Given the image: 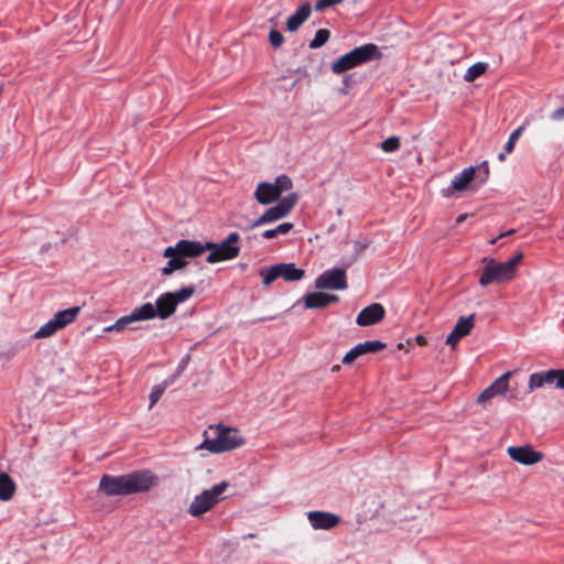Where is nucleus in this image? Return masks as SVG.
<instances>
[{
	"instance_id": "nucleus-1",
	"label": "nucleus",
	"mask_w": 564,
	"mask_h": 564,
	"mask_svg": "<svg viewBox=\"0 0 564 564\" xmlns=\"http://www.w3.org/2000/svg\"><path fill=\"white\" fill-rule=\"evenodd\" d=\"M159 477L149 469L135 470L126 475H104L99 490L108 497L144 494L159 485Z\"/></svg>"
},
{
	"instance_id": "nucleus-2",
	"label": "nucleus",
	"mask_w": 564,
	"mask_h": 564,
	"mask_svg": "<svg viewBox=\"0 0 564 564\" xmlns=\"http://www.w3.org/2000/svg\"><path fill=\"white\" fill-rule=\"evenodd\" d=\"M243 444L245 438L237 429L218 424L210 425L204 432V442L198 447L206 448L213 454H220L236 449Z\"/></svg>"
},
{
	"instance_id": "nucleus-3",
	"label": "nucleus",
	"mask_w": 564,
	"mask_h": 564,
	"mask_svg": "<svg viewBox=\"0 0 564 564\" xmlns=\"http://www.w3.org/2000/svg\"><path fill=\"white\" fill-rule=\"evenodd\" d=\"M523 259V253L518 252L507 262H497L495 259L486 257L482 262L485 264L479 284L486 288L490 284H501L511 281L517 274V265Z\"/></svg>"
},
{
	"instance_id": "nucleus-4",
	"label": "nucleus",
	"mask_w": 564,
	"mask_h": 564,
	"mask_svg": "<svg viewBox=\"0 0 564 564\" xmlns=\"http://www.w3.org/2000/svg\"><path fill=\"white\" fill-rule=\"evenodd\" d=\"M381 56L379 47L373 43H368L340 56L332 64L330 68L334 74L340 75L372 59H379Z\"/></svg>"
},
{
	"instance_id": "nucleus-5",
	"label": "nucleus",
	"mask_w": 564,
	"mask_h": 564,
	"mask_svg": "<svg viewBox=\"0 0 564 564\" xmlns=\"http://www.w3.org/2000/svg\"><path fill=\"white\" fill-rule=\"evenodd\" d=\"M292 187V180L288 175L281 174L274 180V183H259L254 191V198L261 205H269L279 200L282 193Z\"/></svg>"
},
{
	"instance_id": "nucleus-6",
	"label": "nucleus",
	"mask_w": 564,
	"mask_h": 564,
	"mask_svg": "<svg viewBox=\"0 0 564 564\" xmlns=\"http://www.w3.org/2000/svg\"><path fill=\"white\" fill-rule=\"evenodd\" d=\"M195 293L193 285L182 288L175 292H165L161 294L155 302L158 317L166 319L172 316L178 304L186 302Z\"/></svg>"
},
{
	"instance_id": "nucleus-7",
	"label": "nucleus",
	"mask_w": 564,
	"mask_h": 564,
	"mask_svg": "<svg viewBox=\"0 0 564 564\" xmlns=\"http://www.w3.org/2000/svg\"><path fill=\"white\" fill-rule=\"evenodd\" d=\"M80 312L79 306L58 311L53 318L42 325L33 335V339H42L53 336L57 330L63 329L73 323Z\"/></svg>"
},
{
	"instance_id": "nucleus-8",
	"label": "nucleus",
	"mask_w": 564,
	"mask_h": 564,
	"mask_svg": "<svg viewBox=\"0 0 564 564\" xmlns=\"http://www.w3.org/2000/svg\"><path fill=\"white\" fill-rule=\"evenodd\" d=\"M227 487L228 484L226 481H221L213 488L206 489L200 495L196 496L188 508L189 514L193 517H200L205 512L209 511L223 499L221 495L225 492Z\"/></svg>"
},
{
	"instance_id": "nucleus-9",
	"label": "nucleus",
	"mask_w": 564,
	"mask_h": 564,
	"mask_svg": "<svg viewBox=\"0 0 564 564\" xmlns=\"http://www.w3.org/2000/svg\"><path fill=\"white\" fill-rule=\"evenodd\" d=\"M297 199L299 196L295 193L285 196L284 198L280 199L275 206L268 208L259 218L252 221L248 228L253 229L284 218L296 205Z\"/></svg>"
},
{
	"instance_id": "nucleus-10",
	"label": "nucleus",
	"mask_w": 564,
	"mask_h": 564,
	"mask_svg": "<svg viewBox=\"0 0 564 564\" xmlns=\"http://www.w3.org/2000/svg\"><path fill=\"white\" fill-rule=\"evenodd\" d=\"M304 274L305 271L296 268L294 263H279L260 271L262 282L265 286L273 283L279 278L288 282L300 281Z\"/></svg>"
},
{
	"instance_id": "nucleus-11",
	"label": "nucleus",
	"mask_w": 564,
	"mask_h": 564,
	"mask_svg": "<svg viewBox=\"0 0 564 564\" xmlns=\"http://www.w3.org/2000/svg\"><path fill=\"white\" fill-rule=\"evenodd\" d=\"M240 236L237 232L228 235L227 239L220 243L206 242L210 245V253L207 256L208 263H216L225 260H231L238 257L240 247L237 246Z\"/></svg>"
},
{
	"instance_id": "nucleus-12",
	"label": "nucleus",
	"mask_w": 564,
	"mask_h": 564,
	"mask_svg": "<svg viewBox=\"0 0 564 564\" xmlns=\"http://www.w3.org/2000/svg\"><path fill=\"white\" fill-rule=\"evenodd\" d=\"M546 387L564 389V370L551 369L547 371L534 372L529 377L528 392Z\"/></svg>"
},
{
	"instance_id": "nucleus-13",
	"label": "nucleus",
	"mask_w": 564,
	"mask_h": 564,
	"mask_svg": "<svg viewBox=\"0 0 564 564\" xmlns=\"http://www.w3.org/2000/svg\"><path fill=\"white\" fill-rule=\"evenodd\" d=\"M315 288L318 290H346L348 288L346 271L338 268L324 271L316 278Z\"/></svg>"
},
{
	"instance_id": "nucleus-14",
	"label": "nucleus",
	"mask_w": 564,
	"mask_h": 564,
	"mask_svg": "<svg viewBox=\"0 0 564 564\" xmlns=\"http://www.w3.org/2000/svg\"><path fill=\"white\" fill-rule=\"evenodd\" d=\"M210 245H203L199 241L182 239L174 246L165 248L163 256H171L173 252H176L184 259L196 258L203 254L207 249H210Z\"/></svg>"
},
{
	"instance_id": "nucleus-15",
	"label": "nucleus",
	"mask_w": 564,
	"mask_h": 564,
	"mask_svg": "<svg viewBox=\"0 0 564 564\" xmlns=\"http://www.w3.org/2000/svg\"><path fill=\"white\" fill-rule=\"evenodd\" d=\"M475 326V314H470L469 316H460L453 330L448 334L446 338V344L451 346L452 349H455L458 341L470 334L471 329Z\"/></svg>"
},
{
	"instance_id": "nucleus-16",
	"label": "nucleus",
	"mask_w": 564,
	"mask_h": 564,
	"mask_svg": "<svg viewBox=\"0 0 564 564\" xmlns=\"http://www.w3.org/2000/svg\"><path fill=\"white\" fill-rule=\"evenodd\" d=\"M510 377L511 372L507 371L497 378L479 394L477 402L481 405H486L492 398L505 394L509 387Z\"/></svg>"
},
{
	"instance_id": "nucleus-17",
	"label": "nucleus",
	"mask_w": 564,
	"mask_h": 564,
	"mask_svg": "<svg viewBox=\"0 0 564 564\" xmlns=\"http://www.w3.org/2000/svg\"><path fill=\"white\" fill-rule=\"evenodd\" d=\"M307 519L315 530H330L340 522V518L337 514L326 511H310Z\"/></svg>"
},
{
	"instance_id": "nucleus-18",
	"label": "nucleus",
	"mask_w": 564,
	"mask_h": 564,
	"mask_svg": "<svg viewBox=\"0 0 564 564\" xmlns=\"http://www.w3.org/2000/svg\"><path fill=\"white\" fill-rule=\"evenodd\" d=\"M386 310L380 303H373L362 308L357 315L356 323L359 326H370L384 318Z\"/></svg>"
},
{
	"instance_id": "nucleus-19",
	"label": "nucleus",
	"mask_w": 564,
	"mask_h": 564,
	"mask_svg": "<svg viewBox=\"0 0 564 564\" xmlns=\"http://www.w3.org/2000/svg\"><path fill=\"white\" fill-rule=\"evenodd\" d=\"M476 169L473 166H469L465 169L462 173L456 175L453 181L452 185L447 188L443 189V195L445 197L452 196L455 192H460L467 188L468 184L475 178Z\"/></svg>"
},
{
	"instance_id": "nucleus-20",
	"label": "nucleus",
	"mask_w": 564,
	"mask_h": 564,
	"mask_svg": "<svg viewBox=\"0 0 564 564\" xmlns=\"http://www.w3.org/2000/svg\"><path fill=\"white\" fill-rule=\"evenodd\" d=\"M339 301L338 295L323 292L308 293L303 297L304 306L310 310L324 308Z\"/></svg>"
},
{
	"instance_id": "nucleus-21",
	"label": "nucleus",
	"mask_w": 564,
	"mask_h": 564,
	"mask_svg": "<svg viewBox=\"0 0 564 564\" xmlns=\"http://www.w3.org/2000/svg\"><path fill=\"white\" fill-rule=\"evenodd\" d=\"M311 4L308 2L303 3L294 14H292L286 21V29L290 32H295L311 15Z\"/></svg>"
},
{
	"instance_id": "nucleus-22",
	"label": "nucleus",
	"mask_w": 564,
	"mask_h": 564,
	"mask_svg": "<svg viewBox=\"0 0 564 564\" xmlns=\"http://www.w3.org/2000/svg\"><path fill=\"white\" fill-rule=\"evenodd\" d=\"M510 458H544L545 454L533 449L531 445L510 446L507 449Z\"/></svg>"
},
{
	"instance_id": "nucleus-23",
	"label": "nucleus",
	"mask_w": 564,
	"mask_h": 564,
	"mask_svg": "<svg viewBox=\"0 0 564 564\" xmlns=\"http://www.w3.org/2000/svg\"><path fill=\"white\" fill-rule=\"evenodd\" d=\"M17 486L7 473H0V500L9 501L15 494Z\"/></svg>"
},
{
	"instance_id": "nucleus-24",
	"label": "nucleus",
	"mask_w": 564,
	"mask_h": 564,
	"mask_svg": "<svg viewBox=\"0 0 564 564\" xmlns=\"http://www.w3.org/2000/svg\"><path fill=\"white\" fill-rule=\"evenodd\" d=\"M165 258H170L166 265L162 269L163 275H171L174 271L181 270L187 265V261L178 256V253L173 252L171 256H164Z\"/></svg>"
},
{
	"instance_id": "nucleus-25",
	"label": "nucleus",
	"mask_w": 564,
	"mask_h": 564,
	"mask_svg": "<svg viewBox=\"0 0 564 564\" xmlns=\"http://www.w3.org/2000/svg\"><path fill=\"white\" fill-rule=\"evenodd\" d=\"M132 314L137 322L152 319L158 316L156 305L153 306L150 302L144 303L133 310Z\"/></svg>"
},
{
	"instance_id": "nucleus-26",
	"label": "nucleus",
	"mask_w": 564,
	"mask_h": 564,
	"mask_svg": "<svg viewBox=\"0 0 564 564\" xmlns=\"http://www.w3.org/2000/svg\"><path fill=\"white\" fill-rule=\"evenodd\" d=\"M488 65L486 63H476L471 65L465 73L464 79L468 83L474 82L478 77H480L486 70Z\"/></svg>"
},
{
	"instance_id": "nucleus-27",
	"label": "nucleus",
	"mask_w": 564,
	"mask_h": 564,
	"mask_svg": "<svg viewBox=\"0 0 564 564\" xmlns=\"http://www.w3.org/2000/svg\"><path fill=\"white\" fill-rule=\"evenodd\" d=\"M360 356L370 354V352H378L386 348V344L380 340H367L365 343H360L357 345Z\"/></svg>"
},
{
	"instance_id": "nucleus-28",
	"label": "nucleus",
	"mask_w": 564,
	"mask_h": 564,
	"mask_svg": "<svg viewBox=\"0 0 564 564\" xmlns=\"http://www.w3.org/2000/svg\"><path fill=\"white\" fill-rule=\"evenodd\" d=\"M137 322L134 319V316L133 314H129V315H124L122 317H120L119 319L116 321V323H113L112 325L110 326H107L105 328V332H121L123 330L124 328H127L130 324Z\"/></svg>"
},
{
	"instance_id": "nucleus-29",
	"label": "nucleus",
	"mask_w": 564,
	"mask_h": 564,
	"mask_svg": "<svg viewBox=\"0 0 564 564\" xmlns=\"http://www.w3.org/2000/svg\"><path fill=\"white\" fill-rule=\"evenodd\" d=\"M330 37V32L327 29H319L316 31L314 39L310 42L308 47L312 50L322 47Z\"/></svg>"
},
{
	"instance_id": "nucleus-30",
	"label": "nucleus",
	"mask_w": 564,
	"mask_h": 564,
	"mask_svg": "<svg viewBox=\"0 0 564 564\" xmlns=\"http://www.w3.org/2000/svg\"><path fill=\"white\" fill-rule=\"evenodd\" d=\"M293 228L292 223H283L276 226L273 229H268L263 231L262 237L265 239L275 238L278 235H285Z\"/></svg>"
},
{
	"instance_id": "nucleus-31",
	"label": "nucleus",
	"mask_w": 564,
	"mask_h": 564,
	"mask_svg": "<svg viewBox=\"0 0 564 564\" xmlns=\"http://www.w3.org/2000/svg\"><path fill=\"white\" fill-rule=\"evenodd\" d=\"M524 131V124L520 126L519 128H517L509 137L506 145H505V150L507 153H511L514 149V145L518 141V139L521 137L522 132Z\"/></svg>"
},
{
	"instance_id": "nucleus-32",
	"label": "nucleus",
	"mask_w": 564,
	"mask_h": 564,
	"mask_svg": "<svg viewBox=\"0 0 564 564\" xmlns=\"http://www.w3.org/2000/svg\"><path fill=\"white\" fill-rule=\"evenodd\" d=\"M400 145V139L398 137H390L381 143V150L383 152L390 153L397 151Z\"/></svg>"
},
{
	"instance_id": "nucleus-33",
	"label": "nucleus",
	"mask_w": 564,
	"mask_h": 564,
	"mask_svg": "<svg viewBox=\"0 0 564 564\" xmlns=\"http://www.w3.org/2000/svg\"><path fill=\"white\" fill-rule=\"evenodd\" d=\"M165 391V387L164 386H161V384H156L152 388V391L150 393V405L149 408H153L154 404H156V402L161 399V397L163 395Z\"/></svg>"
},
{
	"instance_id": "nucleus-34",
	"label": "nucleus",
	"mask_w": 564,
	"mask_h": 564,
	"mask_svg": "<svg viewBox=\"0 0 564 564\" xmlns=\"http://www.w3.org/2000/svg\"><path fill=\"white\" fill-rule=\"evenodd\" d=\"M269 41L273 47L278 48L283 44L284 36L282 35L281 32L276 30H271L269 33Z\"/></svg>"
},
{
	"instance_id": "nucleus-35",
	"label": "nucleus",
	"mask_w": 564,
	"mask_h": 564,
	"mask_svg": "<svg viewBox=\"0 0 564 564\" xmlns=\"http://www.w3.org/2000/svg\"><path fill=\"white\" fill-rule=\"evenodd\" d=\"M358 357H360V352L358 346L352 347L343 358L344 365H351Z\"/></svg>"
},
{
	"instance_id": "nucleus-36",
	"label": "nucleus",
	"mask_w": 564,
	"mask_h": 564,
	"mask_svg": "<svg viewBox=\"0 0 564 564\" xmlns=\"http://www.w3.org/2000/svg\"><path fill=\"white\" fill-rule=\"evenodd\" d=\"M343 0H317L315 3L316 11H324L325 9L333 7L335 4L341 3Z\"/></svg>"
},
{
	"instance_id": "nucleus-37",
	"label": "nucleus",
	"mask_w": 564,
	"mask_h": 564,
	"mask_svg": "<svg viewBox=\"0 0 564 564\" xmlns=\"http://www.w3.org/2000/svg\"><path fill=\"white\" fill-rule=\"evenodd\" d=\"M550 118L554 121H560L564 119V106L553 111Z\"/></svg>"
},
{
	"instance_id": "nucleus-38",
	"label": "nucleus",
	"mask_w": 564,
	"mask_h": 564,
	"mask_svg": "<svg viewBox=\"0 0 564 564\" xmlns=\"http://www.w3.org/2000/svg\"><path fill=\"white\" fill-rule=\"evenodd\" d=\"M414 340L419 346H425L427 344V340L423 335H416Z\"/></svg>"
},
{
	"instance_id": "nucleus-39",
	"label": "nucleus",
	"mask_w": 564,
	"mask_h": 564,
	"mask_svg": "<svg viewBox=\"0 0 564 564\" xmlns=\"http://www.w3.org/2000/svg\"><path fill=\"white\" fill-rule=\"evenodd\" d=\"M513 232H514V229H511V230H509V231H507V232H505V234H501L499 237L491 239V240H490V243H491V245H494V243H496V242H497V240H498L499 238H502V237H505V236L512 235Z\"/></svg>"
},
{
	"instance_id": "nucleus-40",
	"label": "nucleus",
	"mask_w": 564,
	"mask_h": 564,
	"mask_svg": "<svg viewBox=\"0 0 564 564\" xmlns=\"http://www.w3.org/2000/svg\"><path fill=\"white\" fill-rule=\"evenodd\" d=\"M466 218H467V214H460V215L456 218V223H457V224H460V223H463Z\"/></svg>"
},
{
	"instance_id": "nucleus-41",
	"label": "nucleus",
	"mask_w": 564,
	"mask_h": 564,
	"mask_svg": "<svg viewBox=\"0 0 564 564\" xmlns=\"http://www.w3.org/2000/svg\"><path fill=\"white\" fill-rule=\"evenodd\" d=\"M519 462L523 465H532V464L536 463L538 460H519Z\"/></svg>"
},
{
	"instance_id": "nucleus-42",
	"label": "nucleus",
	"mask_w": 564,
	"mask_h": 564,
	"mask_svg": "<svg viewBox=\"0 0 564 564\" xmlns=\"http://www.w3.org/2000/svg\"><path fill=\"white\" fill-rule=\"evenodd\" d=\"M397 347H398V349H400V350L405 349V344H403V343H399Z\"/></svg>"
},
{
	"instance_id": "nucleus-43",
	"label": "nucleus",
	"mask_w": 564,
	"mask_h": 564,
	"mask_svg": "<svg viewBox=\"0 0 564 564\" xmlns=\"http://www.w3.org/2000/svg\"><path fill=\"white\" fill-rule=\"evenodd\" d=\"M339 369H340V366H339V365H335V366H333L332 371H333V372H336V371H338Z\"/></svg>"
},
{
	"instance_id": "nucleus-44",
	"label": "nucleus",
	"mask_w": 564,
	"mask_h": 564,
	"mask_svg": "<svg viewBox=\"0 0 564 564\" xmlns=\"http://www.w3.org/2000/svg\"><path fill=\"white\" fill-rule=\"evenodd\" d=\"M498 159H499L500 161H503V160H505V153H499Z\"/></svg>"
}]
</instances>
